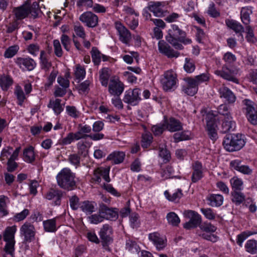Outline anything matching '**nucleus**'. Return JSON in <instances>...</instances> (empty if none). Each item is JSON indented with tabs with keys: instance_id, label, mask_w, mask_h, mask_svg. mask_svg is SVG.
<instances>
[{
	"instance_id": "nucleus-4",
	"label": "nucleus",
	"mask_w": 257,
	"mask_h": 257,
	"mask_svg": "<svg viewBox=\"0 0 257 257\" xmlns=\"http://www.w3.org/2000/svg\"><path fill=\"white\" fill-rule=\"evenodd\" d=\"M245 145L241 134H228L225 136L223 141L224 149L228 152L237 151Z\"/></svg>"
},
{
	"instance_id": "nucleus-26",
	"label": "nucleus",
	"mask_w": 257,
	"mask_h": 257,
	"mask_svg": "<svg viewBox=\"0 0 257 257\" xmlns=\"http://www.w3.org/2000/svg\"><path fill=\"white\" fill-rule=\"evenodd\" d=\"M206 199L209 205L215 207H218L222 205L224 201L222 195L217 194H209Z\"/></svg>"
},
{
	"instance_id": "nucleus-55",
	"label": "nucleus",
	"mask_w": 257,
	"mask_h": 257,
	"mask_svg": "<svg viewBox=\"0 0 257 257\" xmlns=\"http://www.w3.org/2000/svg\"><path fill=\"white\" fill-rule=\"evenodd\" d=\"M125 248L132 252H138L140 249L136 241L130 239L126 241Z\"/></svg>"
},
{
	"instance_id": "nucleus-9",
	"label": "nucleus",
	"mask_w": 257,
	"mask_h": 257,
	"mask_svg": "<svg viewBox=\"0 0 257 257\" xmlns=\"http://www.w3.org/2000/svg\"><path fill=\"white\" fill-rule=\"evenodd\" d=\"M141 90L139 88L130 89L125 92L123 101L128 105L136 106L141 100Z\"/></svg>"
},
{
	"instance_id": "nucleus-52",
	"label": "nucleus",
	"mask_w": 257,
	"mask_h": 257,
	"mask_svg": "<svg viewBox=\"0 0 257 257\" xmlns=\"http://www.w3.org/2000/svg\"><path fill=\"white\" fill-rule=\"evenodd\" d=\"M67 114L74 118H77L80 115V112L74 106L68 105L66 107Z\"/></svg>"
},
{
	"instance_id": "nucleus-22",
	"label": "nucleus",
	"mask_w": 257,
	"mask_h": 257,
	"mask_svg": "<svg viewBox=\"0 0 257 257\" xmlns=\"http://www.w3.org/2000/svg\"><path fill=\"white\" fill-rule=\"evenodd\" d=\"M99 172L103 173V179L106 182H110V179L109 176V168L103 167H99L94 170L93 176L91 179L93 182H97L98 183L101 182V179L100 178Z\"/></svg>"
},
{
	"instance_id": "nucleus-64",
	"label": "nucleus",
	"mask_w": 257,
	"mask_h": 257,
	"mask_svg": "<svg viewBox=\"0 0 257 257\" xmlns=\"http://www.w3.org/2000/svg\"><path fill=\"white\" fill-rule=\"evenodd\" d=\"M53 46L55 54L58 57H60L63 55V51L61 46L58 40L53 41Z\"/></svg>"
},
{
	"instance_id": "nucleus-19",
	"label": "nucleus",
	"mask_w": 257,
	"mask_h": 257,
	"mask_svg": "<svg viewBox=\"0 0 257 257\" xmlns=\"http://www.w3.org/2000/svg\"><path fill=\"white\" fill-rule=\"evenodd\" d=\"M230 166L234 170L242 174L250 175L252 173V170L249 166L243 165L239 160H235L230 162Z\"/></svg>"
},
{
	"instance_id": "nucleus-21",
	"label": "nucleus",
	"mask_w": 257,
	"mask_h": 257,
	"mask_svg": "<svg viewBox=\"0 0 257 257\" xmlns=\"http://www.w3.org/2000/svg\"><path fill=\"white\" fill-rule=\"evenodd\" d=\"M166 5L164 2H150L148 3L147 9L155 16L161 17L163 15V8Z\"/></svg>"
},
{
	"instance_id": "nucleus-15",
	"label": "nucleus",
	"mask_w": 257,
	"mask_h": 257,
	"mask_svg": "<svg viewBox=\"0 0 257 257\" xmlns=\"http://www.w3.org/2000/svg\"><path fill=\"white\" fill-rule=\"evenodd\" d=\"M158 50L160 53L166 56L169 58H177L180 55L179 52L175 51L163 40L159 42Z\"/></svg>"
},
{
	"instance_id": "nucleus-3",
	"label": "nucleus",
	"mask_w": 257,
	"mask_h": 257,
	"mask_svg": "<svg viewBox=\"0 0 257 257\" xmlns=\"http://www.w3.org/2000/svg\"><path fill=\"white\" fill-rule=\"evenodd\" d=\"M75 175L70 169L63 168L56 176L58 186L64 189L71 190L75 186Z\"/></svg>"
},
{
	"instance_id": "nucleus-45",
	"label": "nucleus",
	"mask_w": 257,
	"mask_h": 257,
	"mask_svg": "<svg viewBox=\"0 0 257 257\" xmlns=\"http://www.w3.org/2000/svg\"><path fill=\"white\" fill-rule=\"evenodd\" d=\"M164 195L166 198L170 201H178L183 196L182 190L177 189V191L170 195L168 191H165Z\"/></svg>"
},
{
	"instance_id": "nucleus-43",
	"label": "nucleus",
	"mask_w": 257,
	"mask_h": 257,
	"mask_svg": "<svg viewBox=\"0 0 257 257\" xmlns=\"http://www.w3.org/2000/svg\"><path fill=\"white\" fill-rule=\"evenodd\" d=\"M13 82L12 78L9 76L3 75L0 77V86L3 90H7Z\"/></svg>"
},
{
	"instance_id": "nucleus-61",
	"label": "nucleus",
	"mask_w": 257,
	"mask_h": 257,
	"mask_svg": "<svg viewBox=\"0 0 257 257\" xmlns=\"http://www.w3.org/2000/svg\"><path fill=\"white\" fill-rule=\"evenodd\" d=\"M8 197L4 195L0 196V212L2 214L3 216H5L8 214V212L6 210V200Z\"/></svg>"
},
{
	"instance_id": "nucleus-37",
	"label": "nucleus",
	"mask_w": 257,
	"mask_h": 257,
	"mask_svg": "<svg viewBox=\"0 0 257 257\" xmlns=\"http://www.w3.org/2000/svg\"><path fill=\"white\" fill-rule=\"evenodd\" d=\"M251 7H243L240 11V18L244 25H248L250 23V15L252 14Z\"/></svg>"
},
{
	"instance_id": "nucleus-10",
	"label": "nucleus",
	"mask_w": 257,
	"mask_h": 257,
	"mask_svg": "<svg viewBox=\"0 0 257 257\" xmlns=\"http://www.w3.org/2000/svg\"><path fill=\"white\" fill-rule=\"evenodd\" d=\"M20 235L24 237V241L30 242L34 240L36 230L34 226L30 222H26L20 229Z\"/></svg>"
},
{
	"instance_id": "nucleus-16",
	"label": "nucleus",
	"mask_w": 257,
	"mask_h": 257,
	"mask_svg": "<svg viewBox=\"0 0 257 257\" xmlns=\"http://www.w3.org/2000/svg\"><path fill=\"white\" fill-rule=\"evenodd\" d=\"M98 212L101 214L103 219L115 220L118 218V213L116 209L109 208L104 204L100 205Z\"/></svg>"
},
{
	"instance_id": "nucleus-5",
	"label": "nucleus",
	"mask_w": 257,
	"mask_h": 257,
	"mask_svg": "<svg viewBox=\"0 0 257 257\" xmlns=\"http://www.w3.org/2000/svg\"><path fill=\"white\" fill-rule=\"evenodd\" d=\"M177 80V74L174 71H166L161 79L163 89L166 91L174 90L176 87Z\"/></svg>"
},
{
	"instance_id": "nucleus-49",
	"label": "nucleus",
	"mask_w": 257,
	"mask_h": 257,
	"mask_svg": "<svg viewBox=\"0 0 257 257\" xmlns=\"http://www.w3.org/2000/svg\"><path fill=\"white\" fill-rule=\"evenodd\" d=\"M209 80V75L207 73H202L200 75L196 76L194 78H193V81L194 83L198 86V85L208 81Z\"/></svg>"
},
{
	"instance_id": "nucleus-32",
	"label": "nucleus",
	"mask_w": 257,
	"mask_h": 257,
	"mask_svg": "<svg viewBox=\"0 0 257 257\" xmlns=\"http://www.w3.org/2000/svg\"><path fill=\"white\" fill-rule=\"evenodd\" d=\"M34 148L32 146L25 149L23 151V160L27 163H32L35 160Z\"/></svg>"
},
{
	"instance_id": "nucleus-63",
	"label": "nucleus",
	"mask_w": 257,
	"mask_h": 257,
	"mask_svg": "<svg viewBox=\"0 0 257 257\" xmlns=\"http://www.w3.org/2000/svg\"><path fill=\"white\" fill-rule=\"evenodd\" d=\"M61 42L65 48V49L69 51L70 48L71 39L70 38L65 34H62L61 37Z\"/></svg>"
},
{
	"instance_id": "nucleus-42",
	"label": "nucleus",
	"mask_w": 257,
	"mask_h": 257,
	"mask_svg": "<svg viewBox=\"0 0 257 257\" xmlns=\"http://www.w3.org/2000/svg\"><path fill=\"white\" fill-rule=\"evenodd\" d=\"M109 77L110 74L107 68H103L99 71V79L102 86H107Z\"/></svg>"
},
{
	"instance_id": "nucleus-18",
	"label": "nucleus",
	"mask_w": 257,
	"mask_h": 257,
	"mask_svg": "<svg viewBox=\"0 0 257 257\" xmlns=\"http://www.w3.org/2000/svg\"><path fill=\"white\" fill-rule=\"evenodd\" d=\"M16 63L23 70L31 71L36 65V63L32 58L18 57L15 60Z\"/></svg>"
},
{
	"instance_id": "nucleus-46",
	"label": "nucleus",
	"mask_w": 257,
	"mask_h": 257,
	"mask_svg": "<svg viewBox=\"0 0 257 257\" xmlns=\"http://www.w3.org/2000/svg\"><path fill=\"white\" fill-rule=\"evenodd\" d=\"M230 182L233 191H241L243 189L242 180L237 177H234L230 180Z\"/></svg>"
},
{
	"instance_id": "nucleus-29",
	"label": "nucleus",
	"mask_w": 257,
	"mask_h": 257,
	"mask_svg": "<svg viewBox=\"0 0 257 257\" xmlns=\"http://www.w3.org/2000/svg\"><path fill=\"white\" fill-rule=\"evenodd\" d=\"M225 24L228 28L232 29L236 33H239L242 35V33L244 32V27L239 22L235 20H226Z\"/></svg>"
},
{
	"instance_id": "nucleus-38",
	"label": "nucleus",
	"mask_w": 257,
	"mask_h": 257,
	"mask_svg": "<svg viewBox=\"0 0 257 257\" xmlns=\"http://www.w3.org/2000/svg\"><path fill=\"white\" fill-rule=\"evenodd\" d=\"M17 231V226L13 225L8 227L4 232V241H15V234Z\"/></svg>"
},
{
	"instance_id": "nucleus-30",
	"label": "nucleus",
	"mask_w": 257,
	"mask_h": 257,
	"mask_svg": "<svg viewBox=\"0 0 257 257\" xmlns=\"http://www.w3.org/2000/svg\"><path fill=\"white\" fill-rule=\"evenodd\" d=\"M92 61L95 65H98L101 61V58L103 61L107 60V57L102 54L96 47H93L91 51Z\"/></svg>"
},
{
	"instance_id": "nucleus-56",
	"label": "nucleus",
	"mask_w": 257,
	"mask_h": 257,
	"mask_svg": "<svg viewBox=\"0 0 257 257\" xmlns=\"http://www.w3.org/2000/svg\"><path fill=\"white\" fill-rule=\"evenodd\" d=\"M74 74L76 79L79 80L83 79L86 74L85 68L79 64L77 65Z\"/></svg>"
},
{
	"instance_id": "nucleus-44",
	"label": "nucleus",
	"mask_w": 257,
	"mask_h": 257,
	"mask_svg": "<svg viewBox=\"0 0 257 257\" xmlns=\"http://www.w3.org/2000/svg\"><path fill=\"white\" fill-rule=\"evenodd\" d=\"M245 248L247 252L251 254L257 253V241L254 239H249L245 244Z\"/></svg>"
},
{
	"instance_id": "nucleus-28",
	"label": "nucleus",
	"mask_w": 257,
	"mask_h": 257,
	"mask_svg": "<svg viewBox=\"0 0 257 257\" xmlns=\"http://www.w3.org/2000/svg\"><path fill=\"white\" fill-rule=\"evenodd\" d=\"M166 128L169 131L174 132L182 129V126L180 121L171 117L165 122Z\"/></svg>"
},
{
	"instance_id": "nucleus-47",
	"label": "nucleus",
	"mask_w": 257,
	"mask_h": 257,
	"mask_svg": "<svg viewBox=\"0 0 257 257\" xmlns=\"http://www.w3.org/2000/svg\"><path fill=\"white\" fill-rule=\"evenodd\" d=\"M81 158L82 157L78 154L74 153L69 156L68 160L70 164L77 168L80 166Z\"/></svg>"
},
{
	"instance_id": "nucleus-14",
	"label": "nucleus",
	"mask_w": 257,
	"mask_h": 257,
	"mask_svg": "<svg viewBox=\"0 0 257 257\" xmlns=\"http://www.w3.org/2000/svg\"><path fill=\"white\" fill-rule=\"evenodd\" d=\"M123 83L118 78H111L108 84V92L111 95L120 96L124 90Z\"/></svg>"
},
{
	"instance_id": "nucleus-7",
	"label": "nucleus",
	"mask_w": 257,
	"mask_h": 257,
	"mask_svg": "<svg viewBox=\"0 0 257 257\" xmlns=\"http://www.w3.org/2000/svg\"><path fill=\"white\" fill-rule=\"evenodd\" d=\"M184 216L190 219L189 221L184 224L183 227L187 229L196 228L199 226L201 222V217L197 212L193 210H185L183 212Z\"/></svg>"
},
{
	"instance_id": "nucleus-17",
	"label": "nucleus",
	"mask_w": 257,
	"mask_h": 257,
	"mask_svg": "<svg viewBox=\"0 0 257 257\" xmlns=\"http://www.w3.org/2000/svg\"><path fill=\"white\" fill-rule=\"evenodd\" d=\"M220 98L229 104H232L236 101V96L234 93L227 87L222 85L218 90Z\"/></svg>"
},
{
	"instance_id": "nucleus-62",
	"label": "nucleus",
	"mask_w": 257,
	"mask_h": 257,
	"mask_svg": "<svg viewBox=\"0 0 257 257\" xmlns=\"http://www.w3.org/2000/svg\"><path fill=\"white\" fill-rule=\"evenodd\" d=\"M201 211L205 217L209 220H213L215 218L216 214L211 208H201Z\"/></svg>"
},
{
	"instance_id": "nucleus-54",
	"label": "nucleus",
	"mask_w": 257,
	"mask_h": 257,
	"mask_svg": "<svg viewBox=\"0 0 257 257\" xmlns=\"http://www.w3.org/2000/svg\"><path fill=\"white\" fill-rule=\"evenodd\" d=\"M174 139L175 142L189 140L190 139V133L188 131H185L175 133L174 135Z\"/></svg>"
},
{
	"instance_id": "nucleus-40",
	"label": "nucleus",
	"mask_w": 257,
	"mask_h": 257,
	"mask_svg": "<svg viewBox=\"0 0 257 257\" xmlns=\"http://www.w3.org/2000/svg\"><path fill=\"white\" fill-rule=\"evenodd\" d=\"M125 154L122 152H114L110 154L107 157L108 160H112L115 164H119L123 162Z\"/></svg>"
},
{
	"instance_id": "nucleus-2",
	"label": "nucleus",
	"mask_w": 257,
	"mask_h": 257,
	"mask_svg": "<svg viewBox=\"0 0 257 257\" xmlns=\"http://www.w3.org/2000/svg\"><path fill=\"white\" fill-rule=\"evenodd\" d=\"M13 12L16 20H21L29 16L33 19H36L41 13V11L38 3L34 2L31 5L25 4L15 8Z\"/></svg>"
},
{
	"instance_id": "nucleus-35",
	"label": "nucleus",
	"mask_w": 257,
	"mask_h": 257,
	"mask_svg": "<svg viewBox=\"0 0 257 257\" xmlns=\"http://www.w3.org/2000/svg\"><path fill=\"white\" fill-rule=\"evenodd\" d=\"M88 143L86 141H79L77 144V154L83 158H85L88 154Z\"/></svg>"
},
{
	"instance_id": "nucleus-13",
	"label": "nucleus",
	"mask_w": 257,
	"mask_h": 257,
	"mask_svg": "<svg viewBox=\"0 0 257 257\" xmlns=\"http://www.w3.org/2000/svg\"><path fill=\"white\" fill-rule=\"evenodd\" d=\"M79 20L89 28L96 27L98 25V18L91 12H86L79 17Z\"/></svg>"
},
{
	"instance_id": "nucleus-33",
	"label": "nucleus",
	"mask_w": 257,
	"mask_h": 257,
	"mask_svg": "<svg viewBox=\"0 0 257 257\" xmlns=\"http://www.w3.org/2000/svg\"><path fill=\"white\" fill-rule=\"evenodd\" d=\"M96 203L89 201H84L79 203V208L84 212L91 214L94 211Z\"/></svg>"
},
{
	"instance_id": "nucleus-8",
	"label": "nucleus",
	"mask_w": 257,
	"mask_h": 257,
	"mask_svg": "<svg viewBox=\"0 0 257 257\" xmlns=\"http://www.w3.org/2000/svg\"><path fill=\"white\" fill-rule=\"evenodd\" d=\"M245 105L244 109L248 120L252 124H257V107H255L254 103L250 100L245 99L243 100Z\"/></svg>"
},
{
	"instance_id": "nucleus-31",
	"label": "nucleus",
	"mask_w": 257,
	"mask_h": 257,
	"mask_svg": "<svg viewBox=\"0 0 257 257\" xmlns=\"http://www.w3.org/2000/svg\"><path fill=\"white\" fill-rule=\"evenodd\" d=\"M218 114L222 115L225 119H228L232 116L229 108L225 103L220 104L217 108V114L213 113V115L215 117Z\"/></svg>"
},
{
	"instance_id": "nucleus-11",
	"label": "nucleus",
	"mask_w": 257,
	"mask_h": 257,
	"mask_svg": "<svg viewBox=\"0 0 257 257\" xmlns=\"http://www.w3.org/2000/svg\"><path fill=\"white\" fill-rule=\"evenodd\" d=\"M237 73V70H231L225 65L222 66L221 70H217L215 71V74L217 76L236 84L239 83L238 80L235 77Z\"/></svg>"
},
{
	"instance_id": "nucleus-41",
	"label": "nucleus",
	"mask_w": 257,
	"mask_h": 257,
	"mask_svg": "<svg viewBox=\"0 0 257 257\" xmlns=\"http://www.w3.org/2000/svg\"><path fill=\"white\" fill-rule=\"evenodd\" d=\"M44 230L47 232H54L57 230L56 219L53 218L44 221Z\"/></svg>"
},
{
	"instance_id": "nucleus-12",
	"label": "nucleus",
	"mask_w": 257,
	"mask_h": 257,
	"mask_svg": "<svg viewBox=\"0 0 257 257\" xmlns=\"http://www.w3.org/2000/svg\"><path fill=\"white\" fill-rule=\"evenodd\" d=\"M114 26L119 36V40L123 44L128 45L132 39V35L129 30L118 21L115 22Z\"/></svg>"
},
{
	"instance_id": "nucleus-60",
	"label": "nucleus",
	"mask_w": 257,
	"mask_h": 257,
	"mask_svg": "<svg viewBox=\"0 0 257 257\" xmlns=\"http://www.w3.org/2000/svg\"><path fill=\"white\" fill-rule=\"evenodd\" d=\"M153 137L150 134H145L142 136V146L144 148H147L151 144Z\"/></svg>"
},
{
	"instance_id": "nucleus-51",
	"label": "nucleus",
	"mask_w": 257,
	"mask_h": 257,
	"mask_svg": "<svg viewBox=\"0 0 257 257\" xmlns=\"http://www.w3.org/2000/svg\"><path fill=\"white\" fill-rule=\"evenodd\" d=\"M74 31L76 34V35L82 38V39H84L86 37V34L84 30V28L83 27L80 25V23H77L74 24Z\"/></svg>"
},
{
	"instance_id": "nucleus-58",
	"label": "nucleus",
	"mask_w": 257,
	"mask_h": 257,
	"mask_svg": "<svg viewBox=\"0 0 257 257\" xmlns=\"http://www.w3.org/2000/svg\"><path fill=\"white\" fill-rule=\"evenodd\" d=\"M130 221L131 226L135 228H138L140 224L139 216L136 213H133L130 216Z\"/></svg>"
},
{
	"instance_id": "nucleus-23",
	"label": "nucleus",
	"mask_w": 257,
	"mask_h": 257,
	"mask_svg": "<svg viewBox=\"0 0 257 257\" xmlns=\"http://www.w3.org/2000/svg\"><path fill=\"white\" fill-rule=\"evenodd\" d=\"M149 238L159 250L163 249L166 245V240L158 232L150 233Z\"/></svg>"
},
{
	"instance_id": "nucleus-48",
	"label": "nucleus",
	"mask_w": 257,
	"mask_h": 257,
	"mask_svg": "<svg viewBox=\"0 0 257 257\" xmlns=\"http://www.w3.org/2000/svg\"><path fill=\"white\" fill-rule=\"evenodd\" d=\"M166 217L169 223L173 226H178L180 222V218L175 212L168 213Z\"/></svg>"
},
{
	"instance_id": "nucleus-36",
	"label": "nucleus",
	"mask_w": 257,
	"mask_h": 257,
	"mask_svg": "<svg viewBox=\"0 0 257 257\" xmlns=\"http://www.w3.org/2000/svg\"><path fill=\"white\" fill-rule=\"evenodd\" d=\"M231 201L236 205H239L245 200V196L240 191H233L231 194Z\"/></svg>"
},
{
	"instance_id": "nucleus-53",
	"label": "nucleus",
	"mask_w": 257,
	"mask_h": 257,
	"mask_svg": "<svg viewBox=\"0 0 257 257\" xmlns=\"http://www.w3.org/2000/svg\"><path fill=\"white\" fill-rule=\"evenodd\" d=\"M19 47L18 45H13L9 47L5 52L4 57L10 58L14 56L18 52Z\"/></svg>"
},
{
	"instance_id": "nucleus-6",
	"label": "nucleus",
	"mask_w": 257,
	"mask_h": 257,
	"mask_svg": "<svg viewBox=\"0 0 257 257\" xmlns=\"http://www.w3.org/2000/svg\"><path fill=\"white\" fill-rule=\"evenodd\" d=\"M112 233L113 229L112 227L107 224H104L99 232L102 245L106 250L110 251L108 245L112 242Z\"/></svg>"
},
{
	"instance_id": "nucleus-57",
	"label": "nucleus",
	"mask_w": 257,
	"mask_h": 257,
	"mask_svg": "<svg viewBox=\"0 0 257 257\" xmlns=\"http://www.w3.org/2000/svg\"><path fill=\"white\" fill-rule=\"evenodd\" d=\"M15 94L18 100V104L22 105L24 100L26 99L25 94L22 89L20 86L16 87Z\"/></svg>"
},
{
	"instance_id": "nucleus-24",
	"label": "nucleus",
	"mask_w": 257,
	"mask_h": 257,
	"mask_svg": "<svg viewBox=\"0 0 257 257\" xmlns=\"http://www.w3.org/2000/svg\"><path fill=\"white\" fill-rule=\"evenodd\" d=\"M187 84L182 88L183 91L186 94L190 96L194 95L198 91V86L193 81V78L188 77L185 79Z\"/></svg>"
},
{
	"instance_id": "nucleus-39",
	"label": "nucleus",
	"mask_w": 257,
	"mask_h": 257,
	"mask_svg": "<svg viewBox=\"0 0 257 257\" xmlns=\"http://www.w3.org/2000/svg\"><path fill=\"white\" fill-rule=\"evenodd\" d=\"M61 102V100L58 98L55 100H50L48 104V107L52 108L56 114H59L63 110Z\"/></svg>"
},
{
	"instance_id": "nucleus-1",
	"label": "nucleus",
	"mask_w": 257,
	"mask_h": 257,
	"mask_svg": "<svg viewBox=\"0 0 257 257\" xmlns=\"http://www.w3.org/2000/svg\"><path fill=\"white\" fill-rule=\"evenodd\" d=\"M166 39L175 49L180 50L184 49L182 44L188 45L192 42L190 38L187 37L186 33L176 24L171 25Z\"/></svg>"
},
{
	"instance_id": "nucleus-27",
	"label": "nucleus",
	"mask_w": 257,
	"mask_h": 257,
	"mask_svg": "<svg viewBox=\"0 0 257 257\" xmlns=\"http://www.w3.org/2000/svg\"><path fill=\"white\" fill-rule=\"evenodd\" d=\"M235 128V122L233 121L232 116L228 119L223 118L220 130L222 133L225 134L233 131Z\"/></svg>"
},
{
	"instance_id": "nucleus-59",
	"label": "nucleus",
	"mask_w": 257,
	"mask_h": 257,
	"mask_svg": "<svg viewBox=\"0 0 257 257\" xmlns=\"http://www.w3.org/2000/svg\"><path fill=\"white\" fill-rule=\"evenodd\" d=\"M199 227L201 230L206 232H214L216 230V227L209 222H204L199 225Z\"/></svg>"
},
{
	"instance_id": "nucleus-20",
	"label": "nucleus",
	"mask_w": 257,
	"mask_h": 257,
	"mask_svg": "<svg viewBox=\"0 0 257 257\" xmlns=\"http://www.w3.org/2000/svg\"><path fill=\"white\" fill-rule=\"evenodd\" d=\"M192 174L191 176V181L195 183L200 180L203 177V167L202 164L196 161L192 165Z\"/></svg>"
},
{
	"instance_id": "nucleus-25",
	"label": "nucleus",
	"mask_w": 257,
	"mask_h": 257,
	"mask_svg": "<svg viewBox=\"0 0 257 257\" xmlns=\"http://www.w3.org/2000/svg\"><path fill=\"white\" fill-rule=\"evenodd\" d=\"M39 59L41 69L45 72L49 71L52 64L49 55L45 51H41Z\"/></svg>"
},
{
	"instance_id": "nucleus-50",
	"label": "nucleus",
	"mask_w": 257,
	"mask_h": 257,
	"mask_svg": "<svg viewBox=\"0 0 257 257\" xmlns=\"http://www.w3.org/2000/svg\"><path fill=\"white\" fill-rule=\"evenodd\" d=\"M185 61L184 68L185 71L189 73L193 72L195 69V63L193 60L186 58Z\"/></svg>"
},
{
	"instance_id": "nucleus-34",
	"label": "nucleus",
	"mask_w": 257,
	"mask_h": 257,
	"mask_svg": "<svg viewBox=\"0 0 257 257\" xmlns=\"http://www.w3.org/2000/svg\"><path fill=\"white\" fill-rule=\"evenodd\" d=\"M206 125L209 138L212 140H216L218 137L215 122L213 120H207Z\"/></svg>"
}]
</instances>
